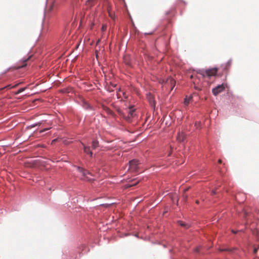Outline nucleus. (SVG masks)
<instances>
[{
	"instance_id": "nucleus-10",
	"label": "nucleus",
	"mask_w": 259,
	"mask_h": 259,
	"mask_svg": "<svg viewBox=\"0 0 259 259\" xmlns=\"http://www.w3.org/2000/svg\"><path fill=\"white\" fill-rule=\"evenodd\" d=\"M100 0H88L87 2V4L90 7H92L95 4L98 3Z\"/></svg>"
},
{
	"instance_id": "nucleus-14",
	"label": "nucleus",
	"mask_w": 259,
	"mask_h": 259,
	"mask_svg": "<svg viewBox=\"0 0 259 259\" xmlns=\"http://www.w3.org/2000/svg\"><path fill=\"white\" fill-rule=\"evenodd\" d=\"M134 110L130 109L128 111V114L127 117H125L127 121L130 120V118L133 116Z\"/></svg>"
},
{
	"instance_id": "nucleus-9",
	"label": "nucleus",
	"mask_w": 259,
	"mask_h": 259,
	"mask_svg": "<svg viewBox=\"0 0 259 259\" xmlns=\"http://www.w3.org/2000/svg\"><path fill=\"white\" fill-rule=\"evenodd\" d=\"M81 144L83 146V151H84V152L85 153H86L87 154H89L90 155V156L92 157V155H93V153L90 150V147H88V146H85L83 143H81Z\"/></svg>"
},
{
	"instance_id": "nucleus-1",
	"label": "nucleus",
	"mask_w": 259,
	"mask_h": 259,
	"mask_svg": "<svg viewBox=\"0 0 259 259\" xmlns=\"http://www.w3.org/2000/svg\"><path fill=\"white\" fill-rule=\"evenodd\" d=\"M218 68H213L211 69H209L205 70H199L198 73L200 74L201 75H202L203 77H210L211 76H215L218 72Z\"/></svg>"
},
{
	"instance_id": "nucleus-30",
	"label": "nucleus",
	"mask_w": 259,
	"mask_h": 259,
	"mask_svg": "<svg viewBox=\"0 0 259 259\" xmlns=\"http://www.w3.org/2000/svg\"><path fill=\"white\" fill-rule=\"evenodd\" d=\"M109 15L111 18H113V15L111 14V13L110 12H109Z\"/></svg>"
},
{
	"instance_id": "nucleus-36",
	"label": "nucleus",
	"mask_w": 259,
	"mask_h": 259,
	"mask_svg": "<svg viewBox=\"0 0 259 259\" xmlns=\"http://www.w3.org/2000/svg\"><path fill=\"white\" fill-rule=\"evenodd\" d=\"M96 57L97 58L98 57L97 51H96Z\"/></svg>"
},
{
	"instance_id": "nucleus-20",
	"label": "nucleus",
	"mask_w": 259,
	"mask_h": 259,
	"mask_svg": "<svg viewBox=\"0 0 259 259\" xmlns=\"http://www.w3.org/2000/svg\"><path fill=\"white\" fill-rule=\"evenodd\" d=\"M183 197L184 201H186V200L188 198V195L187 194H186L185 193H183Z\"/></svg>"
},
{
	"instance_id": "nucleus-29",
	"label": "nucleus",
	"mask_w": 259,
	"mask_h": 259,
	"mask_svg": "<svg viewBox=\"0 0 259 259\" xmlns=\"http://www.w3.org/2000/svg\"><path fill=\"white\" fill-rule=\"evenodd\" d=\"M247 215H248L247 213L246 212H244V218H246Z\"/></svg>"
},
{
	"instance_id": "nucleus-2",
	"label": "nucleus",
	"mask_w": 259,
	"mask_h": 259,
	"mask_svg": "<svg viewBox=\"0 0 259 259\" xmlns=\"http://www.w3.org/2000/svg\"><path fill=\"white\" fill-rule=\"evenodd\" d=\"M159 82L161 84L167 85L168 87L170 88L171 91L173 89L176 84V81L171 77H169L166 80H164V79H160Z\"/></svg>"
},
{
	"instance_id": "nucleus-5",
	"label": "nucleus",
	"mask_w": 259,
	"mask_h": 259,
	"mask_svg": "<svg viewBox=\"0 0 259 259\" xmlns=\"http://www.w3.org/2000/svg\"><path fill=\"white\" fill-rule=\"evenodd\" d=\"M139 161L133 159L129 162L128 169L132 171H137L138 168Z\"/></svg>"
},
{
	"instance_id": "nucleus-17",
	"label": "nucleus",
	"mask_w": 259,
	"mask_h": 259,
	"mask_svg": "<svg viewBox=\"0 0 259 259\" xmlns=\"http://www.w3.org/2000/svg\"><path fill=\"white\" fill-rule=\"evenodd\" d=\"M26 87L25 88H21L18 91L15 92L14 93V94L16 95H18V94H20L21 93H22V92L26 90Z\"/></svg>"
},
{
	"instance_id": "nucleus-16",
	"label": "nucleus",
	"mask_w": 259,
	"mask_h": 259,
	"mask_svg": "<svg viewBox=\"0 0 259 259\" xmlns=\"http://www.w3.org/2000/svg\"><path fill=\"white\" fill-rule=\"evenodd\" d=\"M231 64H232V61L231 60H230L227 62L225 66L224 67V69L227 70L231 66Z\"/></svg>"
},
{
	"instance_id": "nucleus-28",
	"label": "nucleus",
	"mask_w": 259,
	"mask_h": 259,
	"mask_svg": "<svg viewBox=\"0 0 259 259\" xmlns=\"http://www.w3.org/2000/svg\"><path fill=\"white\" fill-rule=\"evenodd\" d=\"M48 130V128H45V129H44L43 130L40 131V133H42V132H44L46 131H47V130Z\"/></svg>"
},
{
	"instance_id": "nucleus-38",
	"label": "nucleus",
	"mask_w": 259,
	"mask_h": 259,
	"mask_svg": "<svg viewBox=\"0 0 259 259\" xmlns=\"http://www.w3.org/2000/svg\"><path fill=\"white\" fill-rule=\"evenodd\" d=\"M196 203L197 204H198V203H199V201H198V200L196 201Z\"/></svg>"
},
{
	"instance_id": "nucleus-31",
	"label": "nucleus",
	"mask_w": 259,
	"mask_h": 259,
	"mask_svg": "<svg viewBox=\"0 0 259 259\" xmlns=\"http://www.w3.org/2000/svg\"><path fill=\"white\" fill-rule=\"evenodd\" d=\"M232 232L234 233V234H236L237 232H238V231H234L233 230H232Z\"/></svg>"
},
{
	"instance_id": "nucleus-26",
	"label": "nucleus",
	"mask_w": 259,
	"mask_h": 259,
	"mask_svg": "<svg viewBox=\"0 0 259 259\" xmlns=\"http://www.w3.org/2000/svg\"><path fill=\"white\" fill-rule=\"evenodd\" d=\"M189 189V188H187L184 190V193H185L187 191H188Z\"/></svg>"
},
{
	"instance_id": "nucleus-21",
	"label": "nucleus",
	"mask_w": 259,
	"mask_h": 259,
	"mask_svg": "<svg viewBox=\"0 0 259 259\" xmlns=\"http://www.w3.org/2000/svg\"><path fill=\"white\" fill-rule=\"evenodd\" d=\"M107 29V25H103L102 27V31H105Z\"/></svg>"
},
{
	"instance_id": "nucleus-13",
	"label": "nucleus",
	"mask_w": 259,
	"mask_h": 259,
	"mask_svg": "<svg viewBox=\"0 0 259 259\" xmlns=\"http://www.w3.org/2000/svg\"><path fill=\"white\" fill-rule=\"evenodd\" d=\"M178 223L182 227L186 228V229H187L188 228H189V225L186 223H185V222L182 221H179L178 222Z\"/></svg>"
},
{
	"instance_id": "nucleus-34",
	"label": "nucleus",
	"mask_w": 259,
	"mask_h": 259,
	"mask_svg": "<svg viewBox=\"0 0 259 259\" xmlns=\"http://www.w3.org/2000/svg\"><path fill=\"white\" fill-rule=\"evenodd\" d=\"M99 42H100V39H99V40L97 41V43H96V45H97L99 43Z\"/></svg>"
},
{
	"instance_id": "nucleus-3",
	"label": "nucleus",
	"mask_w": 259,
	"mask_h": 259,
	"mask_svg": "<svg viewBox=\"0 0 259 259\" xmlns=\"http://www.w3.org/2000/svg\"><path fill=\"white\" fill-rule=\"evenodd\" d=\"M77 170L82 174V176H83V178H82V180H86L87 181H91L92 180V179L88 176V175L92 176L91 172L79 166L77 167Z\"/></svg>"
},
{
	"instance_id": "nucleus-23",
	"label": "nucleus",
	"mask_w": 259,
	"mask_h": 259,
	"mask_svg": "<svg viewBox=\"0 0 259 259\" xmlns=\"http://www.w3.org/2000/svg\"><path fill=\"white\" fill-rule=\"evenodd\" d=\"M216 190H212L211 192V195H214L216 194Z\"/></svg>"
},
{
	"instance_id": "nucleus-40",
	"label": "nucleus",
	"mask_w": 259,
	"mask_h": 259,
	"mask_svg": "<svg viewBox=\"0 0 259 259\" xmlns=\"http://www.w3.org/2000/svg\"><path fill=\"white\" fill-rule=\"evenodd\" d=\"M193 77V75H191V78H192Z\"/></svg>"
},
{
	"instance_id": "nucleus-41",
	"label": "nucleus",
	"mask_w": 259,
	"mask_h": 259,
	"mask_svg": "<svg viewBox=\"0 0 259 259\" xmlns=\"http://www.w3.org/2000/svg\"><path fill=\"white\" fill-rule=\"evenodd\" d=\"M200 122H198V124H197V125H199V124H200Z\"/></svg>"
},
{
	"instance_id": "nucleus-37",
	"label": "nucleus",
	"mask_w": 259,
	"mask_h": 259,
	"mask_svg": "<svg viewBox=\"0 0 259 259\" xmlns=\"http://www.w3.org/2000/svg\"><path fill=\"white\" fill-rule=\"evenodd\" d=\"M87 108H90V105H88V104H87Z\"/></svg>"
},
{
	"instance_id": "nucleus-35",
	"label": "nucleus",
	"mask_w": 259,
	"mask_h": 259,
	"mask_svg": "<svg viewBox=\"0 0 259 259\" xmlns=\"http://www.w3.org/2000/svg\"><path fill=\"white\" fill-rule=\"evenodd\" d=\"M196 90H200V89L197 87H195Z\"/></svg>"
},
{
	"instance_id": "nucleus-12",
	"label": "nucleus",
	"mask_w": 259,
	"mask_h": 259,
	"mask_svg": "<svg viewBox=\"0 0 259 259\" xmlns=\"http://www.w3.org/2000/svg\"><path fill=\"white\" fill-rule=\"evenodd\" d=\"M192 96H189V97L186 96L184 99V104L186 106H188L189 105V103L192 101Z\"/></svg>"
},
{
	"instance_id": "nucleus-7",
	"label": "nucleus",
	"mask_w": 259,
	"mask_h": 259,
	"mask_svg": "<svg viewBox=\"0 0 259 259\" xmlns=\"http://www.w3.org/2000/svg\"><path fill=\"white\" fill-rule=\"evenodd\" d=\"M101 107L102 109L104 110L108 114L110 115L113 117L115 116V114L108 107L104 105H102Z\"/></svg>"
},
{
	"instance_id": "nucleus-19",
	"label": "nucleus",
	"mask_w": 259,
	"mask_h": 259,
	"mask_svg": "<svg viewBox=\"0 0 259 259\" xmlns=\"http://www.w3.org/2000/svg\"><path fill=\"white\" fill-rule=\"evenodd\" d=\"M235 249V248H232V249H229V248H224V249H220V251H232L233 250H234Z\"/></svg>"
},
{
	"instance_id": "nucleus-4",
	"label": "nucleus",
	"mask_w": 259,
	"mask_h": 259,
	"mask_svg": "<svg viewBox=\"0 0 259 259\" xmlns=\"http://www.w3.org/2000/svg\"><path fill=\"white\" fill-rule=\"evenodd\" d=\"M226 87V85L224 83L218 85L217 87L212 89V92L214 96H217L225 90Z\"/></svg>"
},
{
	"instance_id": "nucleus-18",
	"label": "nucleus",
	"mask_w": 259,
	"mask_h": 259,
	"mask_svg": "<svg viewBox=\"0 0 259 259\" xmlns=\"http://www.w3.org/2000/svg\"><path fill=\"white\" fill-rule=\"evenodd\" d=\"M21 82H19V83H17V84H15V85H14L12 86V87H11V85H7V86H6V87H4V88H2V89H1L0 90H3L4 89H5V88H10V87H11V88H15L17 87V86H18V85H19L20 84H21Z\"/></svg>"
},
{
	"instance_id": "nucleus-32",
	"label": "nucleus",
	"mask_w": 259,
	"mask_h": 259,
	"mask_svg": "<svg viewBox=\"0 0 259 259\" xmlns=\"http://www.w3.org/2000/svg\"><path fill=\"white\" fill-rule=\"evenodd\" d=\"M199 248H198V247L196 248L195 249V251L196 252H198V251H199Z\"/></svg>"
},
{
	"instance_id": "nucleus-33",
	"label": "nucleus",
	"mask_w": 259,
	"mask_h": 259,
	"mask_svg": "<svg viewBox=\"0 0 259 259\" xmlns=\"http://www.w3.org/2000/svg\"><path fill=\"white\" fill-rule=\"evenodd\" d=\"M222 160H221V159H219V161H218V162H219V163H222Z\"/></svg>"
},
{
	"instance_id": "nucleus-8",
	"label": "nucleus",
	"mask_w": 259,
	"mask_h": 259,
	"mask_svg": "<svg viewBox=\"0 0 259 259\" xmlns=\"http://www.w3.org/2000/svg\"><path fill=\"white\" fill-rule=\"evenodd\" d=\"M185 138V134L182 132H179L177 136V140L178 141L181 142H183Z\"/></svg>"
},
{
	"instance_id": "nucleus-15",
	"label": "nucleus",
	"mask_w": 259,
	"mask_h": 259,
	"mask_svg": "<svg viewBox=\"0 0 259 259\" xmlns=\"http://www.w3.org/2000/svg\"><path fill=\"white\" fill-rule=\"evenodd\" d=\"M98 145H99L98 141L97 140H94L92 142V147L93 149H96L97 147H98Z\"/></svg>"
},
{
	"instance_id": "nucleus-24",
	"label": "nucleus",
	"mask_w": 259,
	"mask_h": 259,
	"mask_svg": "<svg viewBox=\"0 0 259 259\" xmlns=\"http://www.w3.org/2000/svg\"><path fill=\"white\" fill-rule=\"evenodd\" d=\"M139 182H137L136 183L134 184H132V185H127V187H132L134 185H136Z\"/></svg>"
},
{
	"instance_id": "nucleus-6",
	"label": "nucleus",
	"mask_w": 259,
	"mask_h": 259,
	"mask_svg": "<svg viewBox=\"0 0 259 259\" xmlns=\"http://www.w3.org/2000/svg\"><path fill=\"white\" fill-rule=\"evenodd\" d=\"M147 99H148L149 103L152 107H154L155 105V101L154 99L153 96L151 93H148L147 94Z\"/></svg>"
},
{
	"instance_id": "nucleus-11",
	"label": "nucleus",
	"mask_w": 259,
	"mask_h": 259,
	"mask_svg": "<svg viewBox=\"0 0 259 259\" xmlns=\"http://www.w3.org/2000/svg\"><path fill=\"white\" fill-rule=\"evenodd\" d=\"M30 58H31V56H29L27 59H23L22 61V64L20 66H18L17 68H22V67H24L26 66L27 65L26 62L28 61L30 59Z\"/></svg>"
},
{
	"instance_id": "nucleus-22",
	"label": "nucleus",
	"mask_w": 259,
	"mask_h": 259,
	"mask_svg": "<svg viewBox=\"0 0 259 259\" xmlns=\"http://www.w3.org/2000/svg\"><path fill=\"white\" fill-rule=\"evenodd\" d=\"M54 7V4H52L50 6V7L48 9L49 12H51V11L53 10Z\"/></svg>"
},
{
	"instance_id": "nucleus-27",
	"label": "nucleus",
	"mask_w": 259,
	"mask_h": 259,
	"mask_svg": "<svg viewBox=\"0 0 259 259\" xmlns=\"http://www.w3.org/2000/svg\"><path fill=\"white\" fill-rule=\"evenodd\" d=\"M257 251V248H254V249H253V253H256Z\"/></svg>"
},
{
	"instance_id": "nucleus-39",
	"label": "nucleus",
	"mask_w": 259,
	"mask_h": 259,
	"mask_svg": "<svg viewBox=\"0 0 259 259\" xmlns=\"http://www.w3.org/2000/svg\"><path fill=\"white\" fill-rule=\"evenodd\" d=\"M197 124H198V122H196V123H195V126H197Z\"/></svg>"
},
{
	"instance_id": "nucleus-25",
	"label": "nucleus",
	"mask_w": 259,
	"mask_h": 259,
	"mask_svg": "<svg viewBox=\"0 0 259 259\" xmlns=\"http://www.w3.org/2000/svg\"><path fill=\"white\" fill-rule=\"evenodd\" d=\"M117 112H118V113H119V114H121V115H122V111H121V110H120V109H118L117 110Z\"/></svg>"
}]
</instances>
